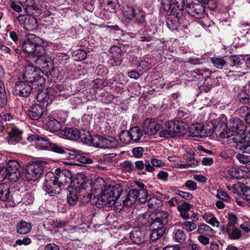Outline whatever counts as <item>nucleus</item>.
I'll list each match as a JSON object with an SVG mask.
<instances>
[{"instance_id":"nucleus-1","label":"nucleus","mask_w":250,"mask_h":250,"mask_svg":"<svg viewBox=\"0 0 250 250\" xmlns=\"http://www.w3.org/2000/svg\"><path fill=\"white\" fill-rule=\"evenodd\" d=\"M229 128L227 124L220 121L214 123H209L207 125L198 124L190 127L188 134L191 137L204 138L211 136L214 131L221 139L228 138L232 140V138L244 137L243 131L244 125L239 119H231L228 122Z\"/></svg>"},{"instance_id":"nucleus-2","label":"nucleus","mask_w":250,"mask_h":250,"mask_svg":"<svg viewBox=\"0 0 250 250\" xmlns=\"http://www.w3.org/2000/svg\"><path fill=\"white\" fill-rule=\"evenodd\" d=\"M53 177L61 188L70 183L72 184L68 188L67 197V201L70 205H75L78 199L82 197L85 202H88L91 199L93 195L88 193L86 190L88 188H91V183L83 174H78L76 178L72 181L71 172L69 170L64 169L62 170L58 168L55 169Z\"/></svg>"},{"instance_id":"nucleus-3","label":"nucleus","mask_w":250,"mask_h":250,"mask_svg":"<svg viewBox=\"0 0 250 250\" xmlns=\"http://www.w3.org/2000/svg\"><path fill=\"white\" fill-rule=\"evenodd\" d=\"M147 220L151 230L150 239L154 241L165 234V226L168 222L169 214L166 211H160L150 215Z\"/></svg>"},{"instance_id":"nucleus-4","label":"nucleus","mask_w":250,"mask_h":250,"mask_svg":"<svg viewBox=\"0 0 250 250\" xmlns=\"http://www.w3.org/2000/svg\"><path fill=\"white\" fill-rule=\"evenodd\" d=\"M122 191V188L119 184L110 185L102 190L100 195H94V198L97 199L96 204L112 206L116 203Z\"/></svg>"},{"instance_id":"nucleus-5","label":"nucleus","mask_w":250,"mask_h":250,"mask_svg":"<svg viewBox=\"0 0 250 250\" xmlns=\"http://www.w3.org/2000/svg\"><path fill=\"white\" fill-rule=\"evenodd\" d=\"M42 42L41 38L34 34H28L27 39L22 43V49L24 52L32 55L33 57L35 55L45 54V50L42 45Z\"/></svg>"},{"instance_id":"nucleus-6","label":"nucleus","mask_w":250,"mask_h":250,"mask_svg":"<svg viewBox=\"0 0 250 250\" xmlns=\"http://www.w3.org/2000/svg\"><path fill=\"white\" fill-rule=\"evenodd\" d=\"M187 126L186 124L180 121L171 122L168 124V129L161 131L159 135L166 139L183 136L187 132Z\"/></svg>"},{"instance_id":"nucleus-7","label":"nucleus","mask_w":250,"mask_h":250,"mask_svg":"<svg viewBox=\"0 0 250 250\" xmlns=\"http://www.w3.org/2000/svg\"><path fill=\"white\" fill-rule=\"evenodd\" d=\"M36 147L39 149L52 151L58 153H63L66 152V150L70 151L69 153L70 156L69 159H73L75 155H81L82 151L75 149L66 148L60 146L56 144L50 142H39L36 145Z\"/></svg>"},{"instance_id":"nucleus-8","label":"nucleus","mask_w":250,"mask_h":250,"mask_svg":"<svg viewBox=\"0 0 250 250\" xmlns=\"http://www.w3.org/2000/svg\"><path fill=\"white\" fill-rule=\"evenodd\" d=\"M33 57L36 58L34 61L39 70H42L47 76L51 75L54 78L57 76L58 70L53 66V63L49 57L45 56V54L35 55Z\"/></svg>"},{"instance_id":"nucleus-9","label":"nucleus","mask_w":250,"mask_h":250,"mask_svg":"<svg viewBox=\"0 0 250 250\" xmlns=\"http://www.w3.org/2000/svg\"><path fill=\"white\" fill-rule=\"evenodd\" d=\"M65 139L76 141H93L90 132L84 129L79 130L75 127L67 128L62 131Z\"/></svg>"},{"instance_id":"nucleus-10","label":"nucleus","mask_w":250,"mask_h":250,"mask_svg":"<svg viewBox=\"0 0 250 250\" xmlns=\"http://www.w3.org/2000/svg\"><path fill=\"white\" fill-rule=\"evenodd\" d=\"M19 163L15 160L9 161L6 167L0 169V175L4 176V178L15 182L20 176Z\"/></svg>"},{"instance_id":"nucleus-11","label":"nucleus","mask_w":250,"mask_h":250,"mask_svg":"<svg viewBox=\"0 0 250 250\" xmlns=\"http://www.w3.org/2000/svg\"><path fill=\"white\" fill-rule=\"evenodd\" d=\"M45 164L44 162H35L27 165L25 173L26 178L28 181H36L38 179L43 171V165Z\"/></svg>"},{"instance_id":"nucleus-12","label":"nucleus","mask_w":250,"mask_h":250,"mask_svg":"<svg viewBox=\"0 0 250 250\" xmlns=\"http://www.w3.org/2000/svg\"><path fill=\"white\" fill-rule=\"evenodd\" d=\"M22 78L24 81L28 83L40 81L41 87H42V84L44 83V79L39 75V69L31 65L25 67Z\"/></svg>"},{"instance_id":"nucleus-13","label":"nucleus","mask_w":250,"mask_h":250,"mask_svg":"<svg viewBox=\"0 0 250 250\" xmlns=\"http://www.w3.org/2000/svg\"><path fill=\"white\" fill-rule=\"evenodd\" d=\"M123 14L128 19L134 18L136 22L139 24L145 25L146 23L145 13L140 8L127 6L123 11Z\"/></svg>"},{"instance_id":"nucleus-14","label":"nucleus","mask_w":250,"mask_h":250,"mask_svg":"<svg viewBox=\"0 0 250 250\" xmlns=\"http://www.w3.org/2000/svg\"><path fill=\"white\" fill-rule=\"evenodd\" d=\"M43 188L44 191L48 194H51V196L59 193L61 190V188L56 181V179L53 177L52 173H48L46 175Z\"/></svg>"},{"instance_id":"nucleus-15","label":"nucleus","mask_w":250,"mask_h":250,"mask_svg":"<svg viewBox=\"0 0 250 250\" xmlns=\"http://www.w3.org/2000/svg\"><path fill=\"white\" fill-rule=\"evenodd\" d=\"M17 19L19 23L25 29L28 31H32L38 26V23L36 18L31 15L20 14L17 17Z\"/></svg>"},{"instance_id":"nucleus-16","label":"nucleus","mask_w":250,"mask_h":250,"mask_svg":"<svg viewBox=\"0 0 250 250\" xmlns=\"http://www.w3.org/2000/svg\"><path fill=\"white\" fill-rule=\"evenodd\" d=\"M162 127V125L152 119H146L143 124V131L149 137L155 135Z\"/></svg>"},{"instance_id":"nucleus-17","label":"nucleus","mask_w":250,"mask_h":250,"mask_svg":"<svg viewBox=\"0 0 250 250\" xmlns=\"http://www.w3.org/2000/svg\"><path fill=\"white\" fill-rule=\"evenodd\" d=\"M194 0H189L185 6L188 14L196 18H200L204 13V6L201 3H193Z\"/></svg>"},{"instance_id":"nucleus-18","label":"nucleus","mask_w":250,"mask_h":250,"mask_svg":"<svg viewBox=\"0 0 250 250\" xmlns=\"http://www.w3.org/2000/svg\"><path fill=\"white\" fill-rule=\"evenodd\" d=\"M27 82L19 81L15 84L14 93L21 97H27L32 91V86Z\"/></svg>"},{"instance_id":"nucleus-19","label":"nucleus","mask_w":250,"mask_h":250,"mask_svg":"<svg viewBox=\"0 0 250 250\" xmlns=\"http://www.w3.org/2000/svg\"><path fill=\"white\" fill-rule=\"evenodd\" d=\"M44 110V105L35 104L30 106L27 110V114L30 119L38 120L42 116Z\"/></svg>"},{"instance_id":"nucleus-20","label":"nucleus","mask_w":250,"mask_h":250,"mask_svg":"<svg viewBox=\"0 0 250 250\" xmlns=\"http://www.w3.org/2000/svg\"><path fill=\"white\" fill-rule=\"evenodd\" d=\"M130 237L134 243L140 245L146 241V230L138 228H135L130 233Z\"/></svg>"},{"instance_id":"nucleus-21","label":"nucleus","mask_w":250,"mask_h":250,"mask_svg":"<svg viewBox=\"0 0 250 250\" xmlns=\"http://www.w3.org/2000/svg\"><path fill=\"white\" fill-rule=\"evenodd\" d=\"M113 142H83L85 144L89 146H94L100 148H110L114 147L116 145H112Z\"/></svg>"},{"instance_id":"nucleus-22","label":"nucleus","mask_w":250,"mask_h":250,"mask_svg":"<svg viewBox=\"0 0 250 250\" xmlns=\"http://www.w3.org/2000/svg\"><path fill=\"white\" fill-rule=\"evenodd\" d=\"M174 2L173 0H162V5L163 9L166 11H169L170 10L171 11V14L174 15H178L177 10L178 9L176 7V6L174 5Z\"/></svg>"},{"instance_id":"nucleus-23","label":"nucleus","mask_w":250,"mask_h":250,"mask_svg":"<svg viewBox=\"0 0 250 250\" xmlns=\"http://www.w3.org/2000/svg\"><path fill=\"white\" fill-rule=\"evenodd\" d=\"M172 235L174 240L180 243H184L187 238L185 232L181 229L175 228L172 231Z\"/></svg>"},{"instance_id":"nucleus-24","label":"nucleus","mask_w":250,"mask_h":250,"mask_svg":"<svg viewBox=\"0 0 250 250\" xmlns=\"http://www.w3.org/2000/svg\"><path fill=\"white\" fill-rule=\"evenodd\" d=\"M22 135L23 131L22 130L16 126H13L9 132L8 137L9 139L13 141H20L23 139Z\"/></svg>"},{"instance_id":"nucleus-25","label":"nucleus","mask_w":250,"mask_h":250,"mask_svg":"<svg viewBox=\"0 0 250 250\" xmlns=\"http://www.w3.org/2000/svg\"><path fill=\"white\" fill-rule=\"evenodd\" d=\"M146 202L148 207L154 209L158 208L162 205V200L153 195L149 196Z\"/></svg>"},{"instance_id":"nucleus-26","label":"nucleus","mask_w":250,"mask_h":250,"mask_svg":"<svg viewBox=\"0 0 250 250\" xmlns=\"http://www.w3.org/2000/svg\"><path fill=\"white\" fill-rule=\"evenodd\" d=\"M10 187L7 184H0V199L3 201H7L10 196Z\"/></svg>"},{"instance_id":"nucleus-27","label":"nucleus","mask_w":250,"mask_h":250,"mask_svg":"<svg viewBox=\"0 0 250 250\" xmlns=\"http://www.w3.org/2000/svg\"><path fill=\"white\" fill-rule=\"evenodd\" d=\"M31 229V224L24 221H21L17 225V232L21 234H26Z\"/></svg>"},{"instance_id":"nucleus-28","label":"nucleus","mask_w":250,"mask_h":250,"mask_svg":"<svg viewBox=\"0 0 250 250\" xmlns=\"http://www.w3.org/2000/svg\"><path fill=\"white\" fill-rule=\"evenodd\" d=\"M130 139L132 141H139L143 135V131L138 126H134L128 131Z\"/></svg>"},{"instance_id":"nucleus-29","label":"nucleus","mask_w":250,"mask_h":250,"mask_svg":"<svg viewBox=\"0 0 250 250\" xmlns=\"http://www.w3.org/2000/svg\"><path fill=\"white\" fill-rule=\"evenodd\" d=\"M137 200V188L130 190L128 193L125 200H124V204L130 206Z\"/></svg>"},{"instance_id":"nucleus-30","label":"nucleus","mask_w":250,"mask_h":250,"mask_svg":"<svg viewBox=\"0 0 250 250\" xmlns=\"http://www.w3.org/2000/svg\"><path fill=\"white\" fill-rule=\"evenodd\" d=\"M47 125L48 129H49L51 131H58L62 127L61 123L57 121L56 119L52 117L49 118Z\"/></svg>"},{"instance_id":"nucleus-31","label":"nucleus","mask_w":250,"mask_h":250,"mask_svg":"<svg viewBox=\"0 0 250 250\" xmlns=\"http://www.w3.org/2000/svg\"><path fill=\"white\" fill-rule=\"evenodd\" d=\"M137 200L141 203H145L148 197V192L146 189L141 188H137Z\"/></svg>"},{"instance_id":"nucleus-32","label":"nucleus","mask_w":250,"mask_h":250,"mask_svg":"<svg viewBox=\"0 0 250 250\" xmlns=\"http://www.w3.org/2000/svg\"><path fill=\"white\" fill-rule=\"evenodd\" d=\"M197 232L202 235L211 236L213 235V229L206 224H202L199 226Z\"/></svg>"},{"instance_id":"nucleus-33","label":"nucleus","mask_w":250,"mask_h":250,"mask_svg":"<svg viewBox=\"0 0 250 250\" xmlns=\"http://www.w3.org/2000/svg\"><path fill=\"white\" fill-rule=\"evenodd\" d=\"M198 161L193 158H190L187 160L186 164H180L178 167L180 168H187L188 167H194L198 165Z\"/></svg>"},{"instance_id":"nucleus-34","label":"nucleus","mask_w":250,"mask_h":250,"mask_svg":"<svg viewBox=\"0 0 250 250\" xmlns=\"http://www.w3.org/2000/svg\"><path fill=\"white\" fill-rule=\"evenodd\" d=\"M242 232L239 229L236 228H231L230 229L228 236L231 239H238L241 236Z\"/></svg>"},{"instance_id":"nucleus-35","label":"nucleus","mask_w":250,"mask_h":250,"mask_svg":"<svg viewBox=\"0 0 250 250\" xmlns=\"http://www.w3.org/2000/svg\"><path fill=\"white\" fill-rule=\"evenodd\" d=\"M1 118H2V121L4 123H6V125L12 124L17 120V118L14 116H12L11 114L9 113H6L3 114L2 115H1Z\"/></svg>"},{"instance_id":"nucleus-36","label":"nucleus","mask_w":250,"mask_h":250,"mask_svg":"<svg viewBox=\"0 0 250 250\" xmlns=\"http://www.w3.org/2000/svg\"><path fill=\"white\" fill-rule=\"evenodd\" d=\"M181 226L183 229H185L187 231H192L197 228V225L192 221H185L181 224Z\"/></svg>"},{"instance_id":"nucleus-37","label":"nucleus","mask_w":250,"mask_h":250,"mask_svg":"<svg viewBox=\"0 0 250 250\" xmlns=\"http://www.w3.org/2000/svg\"><path fill=\"white\" fill-rule=\"evenodd\" d=\"M237 147L245 153L250 154V142H238Z\"/></svg>"},{"instance_id":"nucleus-38","label":"nucleus","mask_w":250,"mask_h":250,"mask_svg":"<svg viewBox=\"0 0 250 250\" xmlns=\"http://www.w3.org/2000/svg\"><path fill=\"white\" fill-rule=\"evenodd\" d=\"M228 173L230 176L236 179H240L243 176V171L234 167L230 168Z\"/></svg>"},{"instance_id":"nucleus-39","label":"nucleus","mask_w":250,"mask_h":250,"mask_svg":"<svg viewBox=\"0 0 250 250\" xmlns=\"http://www.w3.org/2000/svg\"><path fill=\"white\" fill-rule=\"evenodd\" d=\"M64 88L62 84H57L55 86L51 87L47 89V92L52 95L56 94L58 92H60L64 90Z\"/></svg>"},{"instance_id":"nucleus-40","label":"nucleus","mask_w":250,"mask_h":250,"mask_svg":"<svg viewBox=\"0 0 250 250\" xmlns=\"http://www.w3.org/2000/svg\"><path fill=\"white\" fill-rule=\"evenodd\" d=\"M210 61L214 66L220 69L222 68L226 63L223 59L218 58H211Z\"/></svg>"},{"instance_id":"nucleus-41","label":"nucleus","mask_w":250,"mask_h":250,"mask_svg":"<svg viewBox=\"0 0 250 250\" xmlns=\"http://www.w3.org/2000/svg\"><path fill=\"white\" fill-rule=\"evenodd\" d=\"M244 131V137L242 136V137H233L232 138V141H241V140H245V141H250V126L249 127H246L245 130H243Z\"/></svg>"},{"instance_id":"nucleus-42","label":"nucleus","mask_w":250,"mask_h":250,"mask_svg":"<svg viewBox=\"0 0 250 250\" xmlns=\"http://www.w3.org/2000/svg\"><path fill=\"white\" fill-rule=\"evenodd\" d=\"M86 55L87 53L85 51L80 49L75 53L74 60L76 61H83L86 58Z\"/></svg>"},{"instance_id":"nucleus-43","label":"nucleus","mask_w":250,"mask_h":250,"mask_svg":"<svg viewBox=\"0 0 250 250\" xmlns=\"http://www.w3.org/2000/svg\"><path fill=\"white\" fill-rule=\"evenodd\" d=\"M216 197L224 201L229 202V195L226 192L224 191L222 189H219L217 190Z\"/></svg>"},{"instance_id":"nucleus-44","label":"nucleus","mask_w":250,"mask_h":250,"mask_svg":"<svg viewBox=\"0 0 250 250\" xmlns=\"http://www.w3.org/2000/svg\"><path fill=\"white\" fill-rule=\"evenodd\" d=\"M189 0H173L174 2V5L176 6L178 11H182L187 2H188Z\"/></svg>"},{"instance_id":"nucleus-45","label":"nucleus","mask_w":250,"mask_h":250,"mask_svg":"<svg viewBox=\"0 0 250 250\" xmlns=\"http://www.w3.org/2000/svg\"><path fill=\"white\" fill-rule=\"evenodd\" d=\"M7 102V96L5 93V88L3 90H0V107H4Z\"/></svg>"},{"instance_id":"nucleus-46","label":"nucleus","mask_w":250,"mask_h":250,"mask_svg":"<svg viewBox=\"0 0 250 250\" xmlns=\"http://www.w3.org/2000/svg\"><path fill=\"white\" fill-rule=\"evenodd\" d=\"M237 218L235 215L232 213L229 214L228 218L229 222L228 225L230 228L234 227V225L237 222Z\"/></svg>"},{"instance_id":"nucleus-47","label":"nucleus","mask_w":250,"mask_h":250,"mask_svg":"<svg viewBox=\"0 0 250 250\" xmlns=\"http://www.w3.org/2000/svg\"><path fill=\"white\" fill-rule=\"evenodd\" d=\"M236 158L240 163L243 164H247L249 166L250 162V158L249 157L245 155L238 154L236 155Z\"/></svg>"},{"instance_id":"nucleus-48","label":"nucleus","mask_w":250,"mask_h":250,"mask_svg":"<svg viewBox=\"0 0 250 250\" xmlns=\"http://www.w3.org/2000/svg\"><path fill=\"white\" fill-rule=\"evenodd\" d=\"M122 168L124 171L130 172L134 168V166L131 162L125 161L122 164Z\"/></svg>"},{"instance_id":"nucleus-49","label":"nucleus","mask_w":250,"mask_h":250,"mask_svg":"<svg viewBox=\"0 0 250 250\" xmlns=\"http://www.w3.org/2000/svg\"><path fill=\"white\" fill-rule=\"evenodd\" d=\"M176 193L182 198H184L186 200H191L193 198L192 194L189 192H186L181 190H178V192H176Z\"/></svg>"},{"instance_id":"nucleus-50","label":"nucleus","mask_w":250,"mask_h":250,"mask_svg":"<svg viewBox=\"0 0 250 250\" xmlns=\"http://www.w3.org/2000/svg\"><path fill=\"white\" fill-rule=\"evenodd\" d=\"M230 64L232 66L236 65L240 63V59L238 56L232 55L229 57Z\"/></svg>"},{"instance_id":"nucleus-51","label":"nucleus","mask_w":250,"mask_h":250,"mask_svg":"<svg viewBox=\"0 0 250 250\" xmlns=\"http://www.w3.org/2000/svg\"><path fill=\"white\" fill-rule=\"evenodd\" d=\"M237 111L240 115L242 117H245L246 114L250 112L249 107L245 105L241 106Z\"/></svg>"},{"instance_id":"nucleus-52","label":"nucleus","mask_w":250,"mask_h":250,"mask_svg":"<svg viewBox=\"0 0 250 250\" xmlns=\"http://www.w3.org/2000/svg\"><path fill=\"white\" fill-rule=\"evenodd\" d=\"M143 151L142 147H137L133 149L132 153L135 157L140 158L143 155Z\"/></svg>"},{"instance_id":"nucleus-53","label":"nucleus","mask_w":250,"mask_h":250,"mask_svg":"<svg viewBox=\"0 0 250 250\" xmlns=\"http://www.w3.org/2000/svg\"><path fill=\"white\" fill-rule=\"evenodd\" d=\"M185 186L191 190H194L197 188L196 183L192 180L187 181L185 183Z\"/></svg>"},{"instance_id":"nucleus-54","label":"nucleus","mask_w":250,"mask_h":250,"mask_svg":"<svg viewBox=\"0 0 250 250\" xmlns=\"http://www.w3.org/2000/svg\"><path fill=\"white\" fill-rule=\"evenodd\" d=\"M43 94H44L42 92L39 93L36 97L37 100L40 103L43 104H45V103L46 102V106H47L49 98L46 97H43Z\"/></svg>"},{"instance_id":"nucleus-55","label":"nucleus","mask_w":250,"mask_h":250,"mask_svg":"<svg viewBox=\"0 0 250 250\" xmlns=\"http://www.w3.org/2000/svg\"><path fill=\"white\" fill-rule=\"evenodd\" d=\"M119 138L120 141H126L127 139H130L128 131L122 130L119 135Z\"/></svg>"},{"instance_id":"nucleus-56","label":"nucleus","mask_w":250,"mask_h":250,"mask_svg":"<svg viewBox=\"0 0 250 250\" xmlns=\"http://www.w3.org/2000/svg\"><path fill=\"white\" fill-rule=\"evenodd\" d=\"M40 140H42V141H47L46 139H44L39 135L35 133L30 134L27 137L28 141H40Z\"/></svg>"},{"instance_id":"nucleus-57","label":"nucleus","mask_w":250,"mask_h":250,"mask_svg":"<svg viewBox=\"0 0 250 250\" xmlns=\"http://www.w3.org/2000/svg\"><path fill=\"white\" fill-rule=\"evenodd\" d=\"M31 242V239L28 237H24L23 239H18L16 241V244L19 245H21L22 244L27 245L30 244Z\"/></svg>"},{"instance_id":"nucleus-58","label":"nucleus","mask_w":250,"mask_h":250,"mask_svg":"<svg viewBox=\"0 0 250 250\" xmlns=\"http://www.w3.org/2000/svg\"><path fill=\"white\" fill-rule=\"evenodd\" d=\"M191 208V205L188 203H184L178 207L179 211H188Z\"/></svg>"},{"instance_id":"nucleus-59","label":"nucleus","mask_w":250,"mask_h":250,"mask_svg":"<svg viewBox=\"0 0 250 250\" xmlns=\"http://www.w3.org/2000/svg\"><path fill=\"white\" fill-rule=\"evenodd\" d=\"M198 241L204 245H208L209 243V239L206 237L204 235H200L198 237Z\"/></svg>"},{"instance_id":"nucleus-60","label":"nucleus","mask_w":250,"mask_h":250,"mask_svg":"<svg viewBox=\"0 0 250 250\" xmlns=\"http://www.w3.org/2000/svg\"><path fill=\"white\" fill-rule=\"evenodd\" d=\"M242 191V188L240 183L233 185L232 192L233 193L240 194Z\"/></svg>"},{"instance_id":"nucleus-61","label":"nucleus","mask_w":250,"mask_h":250,"mask_svg":"<svg viewBox=\"0 0 250 250\" xmlns=\"http://www.w3.org/2000/svg\"><path fill=\"white\" fill-rule=\"evenodd\" d=\"M168 177V173L165 171H160L158 174V178L166 181L167 180Z\"/></svg>"},{"instance_id":"nucleus-62","label":"nucleus","mask_w":250,"mask_h":250,"mask_svg":"<svg viewBox=\"0 0 250 250\" xmlns=\"http://www.w3.org/2000/svg\"><path fill=\"white\" fill-rule=\"evenodd\" d=\"M10 7L14 11L17 12H20L21 11V7L17 4L14 1H11L10 2Z\"/></svg>"},{"instance_id":"nucleus-63","label":"nucleus","mask_w":250,"mask_h":250,"mask_svg":"<svg viewBox=\"0 0 250 250\" xmlns=\"http://www.w3.org/2000/svg\"><path fill=\"white\" fill-rule=\"evenodd\" d=\"M44 250H59V248L56 244L51 243L47 244L45 247Z\"/></svg>"},{"instance_id":"nucleus-64","label":"nucleus","mask_w":250,"mask_h":250,"mask_svg":"<svg viewBox=\"0 0 250 250\" xmlns=\"http://www.w3.org/2000/svg\"><path fill=\"white\" fill-rule=\"evenodd\" d=\"M187 250H201L200 247L196 244H189L187 246Z\"/></svg>"}]
</instances>
